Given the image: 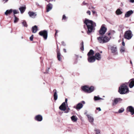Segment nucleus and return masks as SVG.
Returning <instances> with one entry per match:
<instances>
[{
    "instance_id": "obj_38",
    "label": "nucleus",
    "mask_w": 134,
    "mask_h": 134,
    "mask_svg": "<svg viewBox=\"0 0 134 134\" xmlns=\"http://www.w3.org/2000/svg\"><path fill=\"white\" fill-rule=\"evenodd\" d=\"M88 9H90L91 10L92 9H95V7L91 5L89 7Z\"/></svg>"
},
{
    "instance_id": "obj_57",
    "label": "nucleus",
    "mask_w": 134,
    "mask_h": 134,
    "mask_svg": "<svg viewBox=\"0 0 134 134\" xmlns=\"http://www.w3.org/2000/svg\"><path fill=\"white\" fill-rule=\"evenodd\" d=\"M70 110V109H69V108H68V110L69 111V110Z\"/></svg>"
},
{
    "instance_id": "obj_53",
    "label": "nucleus",
    "mask_w": 134,
    "mask_h": 134,
    "mask_svg": "<svg viewBox=\"0 0 134 134\" xmlns=\"http://www.w3.org/2000/svg\"><path fill=\"white\" fill-rule=\"evenodd\" d=\"M111 34V33L110 32L108 33V36H109Z\"/></svg>"
},
{
    "instance_id": "obj_30",
    "label": "nucleus",
    "mask_w": 134,
    "mask_h": 134,
    "mask_svg": "<svg viewBox=\"0 0 134 134\" xmlns=\"http://www.w3.org/2000/svg\"><path fill=\"white\" fill-rule=\"evenodd\" d=\"M125 48L124 47H121L120 49V52L121 53L125 52Z\"/></svg>"
},
{
    "instance_id": "obj_54",
    "label": "nucleus",
    "mask_w": 134,
    "mask_h": 134,
    "mask_svg": "<svg viewBox=\"0 0 134 134\" xmlns=\"http://www.w3.org/2000/svg\"><path fill=\"white\" fill-rule=\"evenodd\" d=\"M68 112H69V111H68V110H67L66 111H65V113H68Z\"/></svg>"
},
{
    "instance_id": "obj_1",
    "label": "nucleus",
    "mask_w": 134,
    "mask_h": 134,
    "mask_svg": "<svg viewBox=\"0 0 134 134\" xmlns=\"http://www.w3.org/2000/svg\"><path fill=\"white\" fill-rule=\"evenodd\" d=\"M84 23L87 27V33L88 35H90L92 32H94L95 27L96 26V23L95 22L92 20L85 19Z\"/></svg>"
},
{
    "instance_id": "obj_36",
    "label": "nucleus",
    "mask_w": 134,
    "mask_h": 134,
    "mask_svg": "<svg viewBox=\"0 0 134 134\" xmlns=\"http://www.w3.org/2000/svg\"><path fill=\"white\" fill-rule=\"evenodd\" d=\"M124 110V109L123 108H121L119 109L118 111V112L119 113H122Z\"/></svg>"
},
{
    "instance_id": "obj_32",
    "label": "nucleus",
    "mask_w": 134,
    "mask_h": 134,
    "mask_svg": "<svg viewBox=\"0 0 134 134\" xmlns=\"http://www.w3.org/2000/svg\"><path fill=\"white\" fill-rule=\"evenodd\" d=\"M14 23H16L18 22L19 20V19L15 15H14Z\"/></svg>"
},
{
    "instance_id": "obj_49",
    "label": "nucleus",
    "mask_w": 134,
    "mask_h": 134,
    "mask_svg": "<svg viewBox=\"0 0 134 134\" xmlns=\"http://www.w3.org/2000/svg\"><path fill=\"white\" fill-rule=\"evenodd\" d=\"M122 44L123 46H124L125 45V43L123 41L122 42Z\"/></svg>"
},
{
    "instance_id": "obj_6",
    "label": "nucleus",
    "mask_w": 134,
    "mask_h": 134,
    "mask_svg": "<svg viewBox=\"0 0 134 134\" xmlns=\"http://www.w3.org/2000/svg\"><path fill=\"white\" fill-rule=\"evenodd\" d=\"M122 100V99L120 98H115L113 101L112 105H115L118 103H120Z\"/></svg>"
},
{
    "instance_id": "obj_31",
    "label": "nucleus",
    "mask_w": 134,
    "mask_h": 134,
    "mask_svg": "<svg viewBox=\"0 0 134 134\" xmlns=\"http://www.w3.org/2000/svg\"><path fill=\"white\" fill-rule=\"evenodd\" d=\"M60 52H57V58L58 59V60L60 61L61 60V58L60 57Z\"/></svg>"
},
{
    "instance_id": "obj_26",
    "label": "nucleus",
    "mask_w": 134,
    "mask_h": 134,
    "mask_svg": "<svg viewBox=\"0 0 134 134\" xmlns=\"http://www.w3.org/2000/svg\"><path fill=\"white\" fill-rule=\"evenodd\" d=\"M26 8L25 7H21L19 8V9L21 13H23L25 10Z\"/></svg>"
},
{
    "instance_id": "obj_19",
    "label": "nucleus",
    "mask_w": 134,
    "mask_h": 134,
    "mask_svg": "<svg viewBox=\"0 0 134 134\" xmlns=\"http://www.w3.org/2000/svg\"><path fill=\"white\" fill-rule=\"evenodd\" d=\"M94 56H95L96 59L98 60H99L101 59V55L99 53H96Z\"/></svg>"
},
{
    "instance_id": "obj_55",
    "label": "nucleus",
    "mask_w": 134,
    "mask_h": 134,
    "mask_svg": "<svg viewBox=\"0 0 134 134\" xmlns=\"http://www.w3.org/2000/svg\"><path fill=\"white\" fill-rule=\"evenodd\" d=\"M130 63L132 65V62L131 61V60L130 61Z\"/></svg>"
},
{
    "instance_id": "obj_52",
    "label": "nucleus",
    "mask_w": 134,
    "mask_h": 134,
    "mask_svg": "<svg viewBox=\"0 0 134 134\" xmlns=\"http://www.w3.org/2000/svg\"><path fill=\"white\" fill-rule=\"evenodd\" d=\"M55 31H56V32H55L56 33H58V30H57L55 29Z\"/></svg>"
},
{
    "instance_id": "obj_61",
    "label": "nucleus",
    "mask_w": 134,
    "mask_h": 134,
    "mask_svg": "<svg viewBox=\"0 0 134 134\" xmlns=\"http://www.w3.org/2000/svg\"><path fill=\"white\" fill-rule=\"evenodd\" d=\"M133 73L134 74V72H133Z\"/></svg>"
},
{
    "instance_id": "obj_13",
    "label": "nucleus",
    "mask_w": 134,
    "mask_h": 134,
    "mask_svg": "<svg viewBox=\"0 0 134 134\" xmlns=\"http://www.w3.org/2000/svg\"><path fill=\"white\" fill-rule=\"evenodd\" d=\"M127 109L131 113V115H133L134 114V108L132 106H128L127 108Z\"/></svg>"
},
{
    "instance_id": "obj_11",
    "label": "nucleus",
    "mask_w": 134,
    "mask_h": 134,
    "mask_svg": "<svg viewBox=\"0 0 134 134\" xmlns=\"http://www.w3.org/2000/svg\"><path fill=\"white\" fill-rule=\"evenodd\" d=\"M28 14L30 17L33 18H35L37 16V14L36 13L31 11H29L28 12Z\"/></svg>"
},
{
    "instance_id": "obj_25",
    "label": "nucleus",
    "mask_w": 134,
    "mask_h": 134,
    "mask_svg": "<svg viewBox=\"0 0 134 134\" xmlns=\"http://www.w3.org/2000/svg\"><path fill=\"white\" fill-rule=\"evenodd\" d=\"M94 54V52L92 49H90L89 52L87 53V55L88 56H91V55H93Z\"/></svg>"
},
{
    "instance_id": "obj_45",
    "label": "nucleus",
    "mask_w": 134,
    "mask_h": 134,
    "mask_svg": "<svg viewBox=\"0 0 134 134\" xmlns=\"http://www.w3.org/2000/svg\"><path fill=\"white\" fill-rule=\"evenodd\" d=\"M87 13L89 15H91V12L90 10H88L87 12Z\"/></svg>"
},
{
    "instance_id": "obj_22",
    "label": "nucleus",
    "mask_w": 134,
    "mask_h": 134,
    "mask_svg": "<svg viewBox=\"0 0 134 134\" xmlns=\"http://www.w3.org/2000/svg\"><path fill=\"white\" fill-rule=\"evenodd\" d=\"M13 11V10L12 9H10L9 10H7L5 12V14L6 15H10L12 12Z\"/></svg>"
},
{
    "instance_id": "obj_28",
    "label": "nucleus",
    "mask_w": 134,
    "mask_h": 134,
    "mask_svg": "<svg viewBox=\"0 0 134 134\" xmlns=\"http://www.w3.org/2000/svg\"><path fill=\"white\" fill-rule=\"evenodd\" d=\"M116 14L117 15H119L121 14L122 12L121 10L119 9H118L116 11Z\"/></svg>"
},
{
    "instance_id": "obj_47",
    "label": "nucleus",
    "mask_w": 134,
    "mask_h": 134,
    "mask_svg": "<svg viewBox=\"0 0 134 134\" xmlns=\"http://www.w3.org/2000/svg\"><path fill=\"white\" fill-rule=\"evenodd\" d=\"M82 4H83V5H86V4H87V3H85V1H84L82 3Z\"/></svg>"
},
{
    "instance_id": "obj_15",
    "label": "nucleus",
    "mask_w": 134,
    "mask_h": 134,
    "mask_svg": "<svg viewBox=\"0 0 134 134\" xmlns=\"http://www.w3.org/2000/svg\"><path fill=\"white\" fill-rule=\"evenodd\" d=\"M35 119L37 121H41L42 120L43 118L42 115H38L35 116Z\"/></svg>"
},
{
    "instance_id": "obj_59",
    "label": "nucleus",
    "mask_w": 134,
    "mask_h": 134,
    "mask_svg": "<svg viewBox=\"0 0 134 134\" xmlns=\"http://www.w3.org/2000/svg\"><path fill=\"white\" fill-rule=\"evenodd\" d=\"M81 32H82V33H83V32H83V31H81Z\"/></svg>"
},
{
    "instance_id": "obj_56",
    "label": "nucleus",
    "mask_w": 134,
    "mask_h": 134,
    "mask_svg": "<svg viewBox=\"0 0 134 134\" xmlns=\"http://www.w3.org/2000/svg\"><path fill=\"white\" fill-rule=\"evenodd\" d=\"M85 27H86V25H84V28H86Z\"/></svg>"
},
{
    "instance_id": "obj_5",
    "label": "nucleus",
    "mask_w": 134,
    "mask_h": 134,
    "mask_svg": "<svg viewBox=\"0 0 134 134\" xmlns=\"http://www.w3.org/2000/svg\"><path fill=\"white\" fill-rule=\"evenodd\" d=\"M40 36L43 37L46 40L47 39L48 36V32L46 30H44L40 31L39 33Z\"/></svg>"
},
{
    "instance_id": "obj_12",
    "label": "nucleus",
    "mask_w": 134,
    "mask_h": 134,
    "mask_svg": "<svg viewBox=\"0 0 134 134\" xmlns=\"http://www.w3.org/2000/svg\"><path fill=\"white\" fill-rule=\"evenodd\" d=\"M59 109L61 110L65 111L66 110V105L65 102H63L59 107Z\"/></svg>"
},
{
    "instance_id": "obj_42",
    "label": "nucleus",
    "mask_w": 134,
    "mask_h": 134,
    "mask_svg": "<svg viewBox=\"0 0 134 134\" xmlns=\"http://www.w3.org/2000/svg\"><path fill=\"white\" fill-rule=\"evenodd\" d=\"M110 32L111 33V35H113L115 33V31L114 30L111 31H110Z\"/></svg>"
},
{
    "instance_id": "obj_16",
    "label": "nucleus",
    "mask_w": 134,
    "mask_h": 134,
    "mask_svg": "<svg viewBox=\"0 0 134 134\" xmlns=\"http://www.w3.org/2000/svg\"><path fill=\"white\" fill-rule=\"evenodd\" d=\"M133 13L132 10H130L126 13L125 14V17L127 18L129 17Z\"/></svg>"
},
{
    "instance_id": "obj_50",
    "label": "nucleus",
    "mask_w": 134,
    "mask_h": 134,
    "mask_svg": "<svg viewBox=\"0 0 134 134\" xmlns=\"http://www.w3.org/2000/svg\"><path fill=\"white\" fill-rule=\"evenodd\" d=\"M63 51L65 52L66 53V50L65 49H64Z\"/></svg>"
},
{
    "instance_id": "obj_58",
    "label": "nucleus",
    "mask_w": 134,
    "mask_h": 134,
    "mask_svg": "<svg viewBox=\"0 0 134 134\" xmlns=\"http://www.w3.org/2000/svg\"><path fill=\"white\" fill-rule=\"evenodd\" d=\"M57 33H56L55 32V36H56V35H57Z\"/></svg>"
},
{
    "instance_id": "obj_4",
    "label": "nucleus",
    "mask_w": 134,
    "mask_h": 134,
    "mask_svg": "<svg viewBox=\"0 0 134 134\" xmlns=\"http://www.w3.org/2000/svg\"><path fill=\"white\" fill-rule=\"evenodd\" d=\"M133 36L131 31L130 30H127L125 32L124 37L127 39L130 40L131 38Z\"/></svg>"
},
{
    "instance_id": "obj_48",
    "label": "nucleus",
    "mask_w": 134,
    "mask_h": 134,
    "mask_svg": "<svg viewBox=\"0 0 134 134\" xmlns=\"http://www.w3.org/2000/svg\"><path fill=\"white\" fill-rule=\"evenodd\" d=\"M129 1L131 3H133L134 2V0H129Z\"/></svg>"
},
{
    "instance_id": "obj_51",
    "label": "nucleus",
    "mask_w": 134,
    "mask_h": 134,
    "mask_svg": "<svg viewBox=\"0 0 134 134\" xmlns=\"http://www.w3.org/2000/svg\"><path fill=\"white\" fill-rule=\"evenodd\" d=\"M65 103H67V101H68V99L67 98H66L65 99Z\"/></svg>"
},
{
    "instance_id": "obj_21",
    "label": "nucleus",
    "mask_w": 134,
    "mask_h": 134,
    "mask_svg": "<svg viewBox=\"0 0 134 134\" xmlns=\"http://www.w3.org/2000/svg\"><path fill=\"white\" fill-rule=\"evenodd\" d=\"M32 32L33 33H36L38 30L37 27L36 25H35L32 27Z\"/></svg>"
},
{
    "instance_id": "obj_39",
    "label": "nucleus",
    "mask_w": 134,
    "mask_h": 134,
    "mask_svg": "<svg viewBox=\"0 0 134 134\" xmlns=\"http://www.w3.org/2000/svg\"><path fill=\"white\" fill-rule=\"evenodd\" d=\"M91 11L92 12V13H93V14L94 15V14H95L96 15V16H97V14L95 10H91Z\"/></svg>"
},
{
    "instance_id": "obj_35",
    "label": "nucleus",
    "mask_w": 134,
    "mask_h": 134,
    "mask_svg": "<svg viewBox=\"0 0 134 134\" xmlns=\"http://www.w3.org/2000/svg\"><path fill=\"white\" fill-rule=\"evenodd\" d=\"M80 46L81 47L80 48L81 49L82 51L84 50V45H83V42L82 41L81 43L80 44Z\"/></svg>"
},
{
    "instance_id": "obj_17",
    "label": "nucleus",
    "mask_w": 134,
    "mask_h": 134,
    "mask_svg": "<svg viewBox=\"0 0 134 134\" xmlns=\"http://www.w3.org/2000/svg\"><path fill=\"white\" fill-rule=\"evenodd\" d=\"M87 116L88 118V120L90 122L92 125H93V122L94 120L93 117L89 115H87Z\"/></svg>"
},
{
    "instance_id": "obj_33",
    "label": "nucleus",
    "mask_w": 134,
    "mask_h": 134,
    "mask_svg": "<svg viewBox=\"0 0 134 134\" xmlns=\"http://www.w3.org/2000/svg\"><path fill=\"white\" fill-rule=\"evenodd\" d=\"M22 24H23V26L26 27H27V24L25 20H23L22 22Z\"/></svg>"
},
{
    "instance_id": "obj_14",
    "label": "nucleus",
    "mask_w": 134,
    "mask_h": 134,
    "mask_svg": "<svg viewBox=\"0 0 134 134\" xmlns=\"http://www.w3.org/2000/svg\"><path fill=\"white\" fill-rule=\"evenodd\" d=\"M52 4L50 3H49L46 6V12H49L52 9Z\"/></svg>"
},
{
    "instance_id": "obj_40",
    "label": "nucleus",
    "mask_w": 134,
    "mask_h": 134,
    "mask_svg": "<svg viewBox=\"0 0 134 134\" xmlns=\"http://www.w3.org/2000/svg\"><path fill=\"white\" fill-rule=\"evenodd\" d=\"M66 19H67V18H66V17L65 16V15L64 14L63 15V16L62 19L65 20Z\"/></svg>"
},
{
    "instance_id": "obj_9",
    "label": "nucleus",
    "mask_w": 134,
    "mask_h": 134,
    "mask_svg": "<svg viewBox=\"0 0 134 134\" xmlns=\"http://www.w3.org/2000/svg\"><path fill=\"white\" fill-rule=\"evenodd\" d=\"M110 49L111 50V52L113 55H118V53L116 47L111 46Z\"/></svg>"
},
{
    "instance_id": "obj_3",
    "label": "nucleus",
    "mask_w": 134,
    "mask_h": 134,
    "mask_svg": "<svg viewBox=\"0 0 134 134\" xmlns=\"http://www.w3.org/2000/svg\"><path fill=\"white\" fill-rule=\"evenodd\" d=\"M98 42L101 43H104L108 42L110 39L106 36H100L97 38Z\"/></svg>"
},
{
    "instance_id": "obj_46",
    "label": "nucleus",
    "mask_w": 134,
    "mask_h": 134,
    "mask_svg": "<svg viewBox=\"0 0 134 134\" xmlns=\"http://www.w3.org/2000/svg\"><path fill=\"white\" fill-rule=\"evenodd\" d=\"M96 109L97 110H98L99 111H101V109L100 107H98L96 108Z\"/></svg>"
},
{
    "instance_id": "obj_24",
    "label": "nucleus",
    "mask_w": 134,
    "mask_h": 134,
    "mask_svg": "<svg viewBox=\"0 0 134 134\" xmlns=\"http://www.w3.org/2000/svg\"><path fill=\"white\" fill-rule=\"evenodd\" d=\"M94 90V87L91 86L90 87H88V93H90L93 91Z\"/></svg>"
},
{
    "instance_id": "obj_29",
    "label": "nucleus",
    "mask_w": 134,
    "mask_h": 134,
    "mask_svg": "<svg viewBox=\"0 0 134 134\" xmlns=\"http://www.w3.org/2000/svg\"><path fill=\"white\" fill-rule=\"evenodd\" d=\"M94 99L95 101H97L99 100H103V99L99 97V96H95L94 98Z\"/></svg>"
},
{
    "instance_id": "obj_10",
    "label": "nucleus",
    "mask_w": 134,
    "mask_h": 134,
    "mask_svg": "<svg viewBox=\"0 0 134 134\" xmlns=\"http://www.w3.org/2000/svg\"><path fill=\"white\" fill-rule=\"evenodd\" d=\"M87 59L89 62L91 63L95 61L96 58L95 56L92 55V56H88Z\"/></svg>"
},
{
    "instance_id": "obj_20",
    "label": "nucleus",
    "mask_w": 134,
    "mask_h": 134,
    "mask_svg": "<svg viewBox=\"0 0 134 134\" xmlns=\"http://www.w3.org/2000/svg\"><path fill=\"white\" fill-rule=\"evenodd\" d=\"M53 92H54L53 95V97L54 100H56L58 98V94H57V91L55 89H54L53 90Z\"/></svg>"
},
{
    "instance_id": "obj_44",
    "label": "nucleus",
    "mask_w": 134,
    "mask_h": 134,
    "mask_svg": "<svg viewBox=\"0 0 134 134\" xmlns=\"http://www.w3.org/2000/svg\"><path fill=\"white\" fill-rule=\"evenodd\" d=\"M50 69L49 68H48V69L46 70V72H44V73H48V71H49V70Z\"/></svg>"
},
{
    "instance_id": "obj_27",
    "label": "nucleus",
    "mask_w": 134,
    "mask_h": 134,
    "mask_svg": "<svg viewBox=\"0 0 134 134\" xmlns=\"http://www.w3.org/2000/svg\"><path fill=\"white\" fill-rule=\"evenodd\" d=\"M71 118L72 120L74 122H76L77 119V118L76 116L74 115H73L72 116Z\"/></svg>"
},
{
    "instance_id": "obj_41",
    "label": "nucleus",
    "mask_w": 134,
    "mask_h": 134,
    "mask_svg": "<svg viewBox=\"0 0 134 134\" xmlns=\"http://www.w3.org/2000/svg\"><path fill=\"white\" fill-rule=\"evenodd\" d=\"M33 35H32L30 37V41H33Z\"/></svg>"
},
{
    "instance_id": "obj_2",
    "label": "nucleus",
    "mask_w": 134,
    "mask_h": 134,
    "mask_svg": "<svg viewBox=\"0 0 134 134\" xmlns=\"http://www.w3.org/2000/svg\"><path fill=\"white\" fill-rule=\"evenodd\" d=\"M127 84V83L123 84L119 87V92L121 94H125L129 92V89Z\"/></svg>"
},
{
    "instance_id": "obj_18",
    "label": "nucleus",
    "mask_w": 134,
    "mask_h": 134,
    "mask_svg": "<svg viewBox=\"0 0 134 134\" xmlns=\"http://www.w3.org/2000/svg\"><path fill=\"white\" fill-rule=\"evenodd\" d=\"M129 87L130 88H132L134 86V79H131L130 81Z\"/></svg>"
},
{
    "instance_id": "obj_60",
    "label": "nucleus",
    "mask_w": 134,
    "mask_h": 134,
    "mask_svg": "<svg viewBox=\"0 0 134 134\" xmlns=\"http://www.w3.org/2000/svg\"><path fill=\"white\" fill-rule=\"evenodd\" d=\"M100 53H102V51H101V52H100Z\"/></svg>"
},
{
    "instance_id": "obj_34",
    "label": "nucleus",
    "mask_w": 134,
    "mask_h": 134,
    "mask_svg": "<svg viewBox=\"0 0 134 134\" xmlns=\"http://www.w3.org/2000/svg\"><path fill=\"white\" fill-rule=\"evenodd\" d=\"M13 12L14 16L15 15V14H18L19 13V11L16 10H13Z\"/></svg>"
},
{
    "instance_id": "obj_8",
    "label": "nucleus",
    "mask_w": 134,
    "mask_h": 134,
    "mask_svg": "<svg viewBox=\"0 0 134 134\" xmlns=\"http://www.w3.org/2000/svg\"><path fill=\"white\" fill-rule=\"evenodd\" d=\"M85 102L84 101H82L80 103H78L76 107L75 108L77 110H80L83 107V104H85Z\"/></svg>"
},
{
    "instance_id": "obj_23",
    "label": "nucleus",
    "mask_w": 134,
    "mask_h": 134,
    "mask_svg": "<svg viewBox=\"0 0 134 134\" xmlns=\"http://www.w3.org/2000/svg\"><path fill=\"white\" fill-rule=\"evenodd\" d=\"M82 89L85 92L88 93V87L84 86L81 87Z\"/></svg>"
},
{
    "instance_id": "obj_43",
    "label": "nucleus",
    "mask_w": 134,
    "mask_h": 134,
    "mask_svg": "<svg viewBox=\"0 0 134 134\" xmlns=\"http://www.w3.org/2000/svg\"><path fill=\"white\" fill-rule=\"evenodd\" d=\"M63 46H66V44L65 43L64 41H62L61 42Z\"/></svg>"
},
{
    "instance_id": "obj_7",
    "label": "nucleus",
    "mask_w": 134,
    "mask_h": 134,
    "mask_svg": "<svg viewBox=\"0 0 134 134\" xmlns=\"http://www.w3.org/2000/svg\"><path fill=\"white\" fill-rule=\"evenodd\" d=\"M107 29L102 25L101 27L100 30L99 31V33L100 35H104L106 32Z\"/></svg>"
},
{
    "instance_id": "obj_37",
    "label": "nucleus",
    "mask_w": 134,
    "mask_h": 134,
    "mask_svg": "<svg viewBox=\"0 0 134 134\" xmlns=\"http://www.w3.org/2000/svg\"><path fill=\"white\" fill-rule=\"evenodd\" d=\"M96 134H100V130L98 129H95L94 130Z\"/></svg>"
}]
</instances>
